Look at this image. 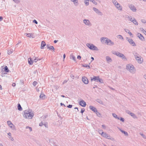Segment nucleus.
<instances>
[{
  "label": "nucleus",
  "instance_id": "nucleus-47",
  "mask_svg": "<svg viewBox=\"0 0 146 146\" xmlns=\"http://www.w3.org/2000/svg\"><path fill=\"white\" fill-rule=\"evenodd\" d=\"M98 132H99V133L100 134H101V133H102V132H103L102 131V130H101L100 129H98Z\"/></svg>",
  "mask_w": 146,
  "mask_h": 146
},
{
  "label": "nucleus",
  "instance_id": "nucleus-32",
  "mask_svg": "<svg viewBox=\"0 0 146 146\" xmlns=\"http://www.w3.org/2000/svg\"><path fill=\"white\" fill-rule=\"evenodd\" d=\"M130 115L134 118H136L137 117L136 115L133 113H130Z\"/></svg>",
  "mask_w": 146,
  "mask_h": 146
},
{
  "label": "nucleus",
  "instance_id": "nucleus-34",
  "mask_svg": "<svg viewBox=\"0 0 146 146\" xmlns=\"http://www.w3.org/2000/svg\"><path fill=\"white\" fill-rule=\"evenodd\" d=\"M90 0H84V3L86 6H88L89 5V1Z\"/></svg>",
  "mask_w": 146,
  "mask_h": 146
},
{
  "label": "nucleus",
  "instance_id": "nucleus-29",
  "mask_svg": "<svg viewBox=\"0 0 146 146\" xmlns=\"http://www.w3.org/2000/svg\"><path fill=\"white\" fill-rule=\"evenodd\" d=\"M28 37H29L30 38L32 37V38H33L34 37H33V34L32 33H26V35Z\"/></svg>",
  "mask_w": 146,
  "mask_h": 146
},
{
  "label": "nucleus",
  "instance_id": "nucleus-11",
  "mask_svg": "<svg viewBox=\"0 0 146 146\" xmlns=\"http://www.w3.org/2000/svg\"><path fill=\"white\" fill-rule=\"evenodd\" d=\"M93 9L94 11L98 15L101 16L102 15V13L96 8L94 7H93Z\"/></svg>",
  "mask_w": 146,
  "mask_h": 146
},
{
  "label": "nucleus",
  "instance_id": "nucleus-17",
  "mask_svg": "<svg viewBox=\"0 0 146 146\" xmlns=\"http://www.w3.org/2000/svg\"><path fill=\"white\" fill-rule=\"evenodd\" d=\"M133 54L135 58H139L138 57L140 56V55L137 52L135 51H134L133 52Z\"/></svg>",
  "mask_w": 146,
  "mask_h": 146
},
{
  "label": "nucleus",
  "instance_id": "nucleus-35",
  "mask_svg": "<svg viewBox=\"0 0 146 146\" xmlns=\"http://www.w3.org/2000/svg\"><path fill=\"white\" fill-rule=\"evenodd\" d=\"M48 48L50 50H54V48L53 46H50V47H48Z\"/></svg>",
  "mask_w": 146,
  "mask_h": 146
},
{
  "label": "nucleus",
  "instance_id": "nucleus-1",
  "mask_svg": "<svg viewBox=\"0 0 146 146\" xmlns=\"http://www.w3.org/2000/svg\"><path fill=\"white\" fill-rule=\"evenodd\" d=\"M23 112L24 113L23 116L25 118L31 119H32L33 117V114H32L31 112H29L28 111L25 110Z\"/></svg>",
  "mask_w": 146,
  "mask_h": 146
},
{
  "label": "nucleus",
  "instance_id": "nucleus-4",
  "mask_svg": "<svg viewBox=\"0 0 146 146\" xmlns=\"http://www.w3.org/2000/svg\"><path fill=\"white\" fill-rule=\"evenodd\" d=\"M86 46L91 50H95L97 51L98 50V49L97 47L92 44L87 43L86 44Z\"/></svg>",
  "mask_w": 146,
  "mask_h": 146
},
{
  "label": "nucleus",
  "instance_id": "nucleus-27",
  "mask_svg": "<svg viewBox=\"0 0 146 146\" xmlns=\"http://www.w3.org/2000/svg\"><path fill=\"white\" fill-rule=\"evenodd\" d=\"M98 80L97 81H96V82H99L101 83H104L103 80L102 79L100 78H99V77L98 79H97Z\"/></svg>",
  "mask_w": 146,
  "mask_h": 146
},
{
  "label": "nucleus",
  "instance_id": "nucleus-23",
  "mask_svg": "<svg viewBox=\"0 0 146 146\" xmlns=\"http://www.w3.org/2000/svg\"><path fill=\"white\" fill-rule=\"evenodd\" d=\"M71 1L73 2L74 5L76 6H77L78 5V0H72Z\"/></svg>",
  "mask_w": 146,
  "mask_h": 146
},
{
  "label": "nucleus",
  "instance_id": "nucleus-31",
  "mask_svg": "<svg viewBox=\"0 0 146 146\" xmlns=\"http://www.w3.org/2000/svg\"><path fill=\"white\" fill-rule=\"evenodd\" d=\"M96 101L98 103L101 104H103V102L99 99H97L96 100Z\"/></svg>",
  "mask_w": 146,
  "mask_h": 146
},
{
  "label": "nucleus",
  "instance_id": "nucleus-62",
  "mask_svg": "<svg viewBox=\"0 0 146 146\" xmlns=\"http://www.w3.org/2000/svg\"><path fill=\"white\" fill-rule=\"evenodd\" d=\"M7 134H8V135H9V136H10V137L11 136V133H10V132H9V133H7Z\"/></svg>",
  "mask_w": 146,
  "mask_h": 146
},
{
  "label": "nucleus",
  "instance_id": "nucleus-53",
  "mask_svg": "<svg viewBox=\"0 0 146 146\" xmlns=\"http://www.w3.org/2000/svg\"><path fill=\"white\" fill-rule=\"evenodd\" d=\"M45 96V95L44 94H41L40 95V96H39V97L40 98H42L44 96Z\"/></svg>",
  "mask_w": 146,
  "mask_h": 146
},
{
  "label": "nucleus",
  "instance_id": "nucleus-25",
  "mask_svg": "<svg viewBox=\"0 0 146 146\" xmlns=\"http://www.w3.org/2000/svg\"><path fill=\"white\" fill-rule=\"evenodd\" d=\"M108 135V134L107 133L104 132H102L101 134V135L105 138H106L107 135Z\"/></svg>",
  "mask_w": 146,
  "mask_h": 146
},
{
  "label": "nucleus",
  "instance_id": "nucleus-58",
  "mask_svg": "<svg viewBox=\"0 0 146 146\" xmlns=\"http://www.w3.org/2000/svg\"><path fill=\"white\" fill-rule=\"evenodd\" d=\"M96 113V114L98 116H99L98 115H100V113L99 112H98L97 111V112H96V113Z\"/></svg>",
  "mask_w": 146,
  "mask_h": 146
},
{
  "label": "nucleus",
  "instance_id": "nucleus-59",
  "mask_svg": "<svg viewBox=\"0 0 146 146\" xmlns=\"http://www.w3.org/2000/svg\"><path fill=\"white\" fill-rule=\"evenodd\" d=\"M44 124H43L42 122H40L39 123V125L40 126H42Z\"/></svg>",
  "mask_w": 146,
  "mask_h": 146
},
{
  "label": "nucleus",
  "instance_id": "nucleus-26",
  "mask_svg": "<svg viewBox=\"0 0 146 146\" xmlns=\"http://www.w3.org/2000/svg\"><path fill=\"white\" fill-rule=\"evenodd\" d=\"M132 22L135 25H138V23L135 19L134 18L132 20Z\"/></svg>",
  "mask_w": 146,
  "mask_h": 146
},
{
  "label": "nucleus",
  "instance_id": "nucleus-28",
  "mask_svg": "<svg viewBox=\"0 0 146 146\" xmlns=\"http://www.w3.org/2000/svg\"><path fill=\"white\" fill-rule=\"evenodd\" d=\"M70 56V58H72V60L74 61H76V58L72 54H71Z\"/></svg>",
  "mask_w": 146,
  "mask_h": 146
},
{
  "label": "nucleus",
  "instance_id": "nucleus-54",
  "mask_svg": "<svg viewBox=\"0 0 146 146\" xmlns=\"http://www.w3.org/2000/svg\"><path fill=\"white\" fill-rule=\"evenodd\" d=\"M72 105L69 104L67 106V107L69 108H71L72 107Z\"/></svg>",
  "mask_w": 146,
  "mask_h": 146
},
{
  "label": "nucleus",
  "instance_id": "nucleus-30",
  "mask_svg": "<svg viewBox=\"0 0 146 146\" xmlns=\"http://www.w3.org/2000/svg\"><path fill=\"white\" fill-rule=\"evenodd\" d=\"M4 71L7 72H8L9 71V69L7 67V66H6L5 67H4Z\"/></svg>",
  "mask_w": 146,
  "mask_h": 146
},
{
  "label": "nucleus",
  "instance_id": "nucleus-18",
  "mask_svg": "<svg viewBox=\"0 0 146 146\" xmlns=\"http://www.w3.org/2000/svg\"><path fill=\"white\" fill-rule=\"evenodd\" d=\"M7 124L11 128H12L13 126H14V125L10 121H8L7 122Z\"/></svg>",
  "mask_w": 146,
  "mask_h": 146
},
{
  "label": "nucleus",
  "instance_id": "nucleus-15",
  "mask_svg": "<svg viewBox=\"0 0 146 146\" xmlns=\"http://www.w3.org/2000/svg\"><path fill=\"white\" fill-rule=\"evenodd\" d=\"M89 108L92 111L95 113H96V112H97V110L96 108H95V107L92 106H89Z\"/></svg>",
  "mask_w": 146,
  "mask_h": 146
},
{
  "label": "nucleus",
  "instance_id": "nucleus-12",
  "mask_svg": "<svg viewBox=\"0 0 146 146\" xmlns=\"http://www.w3.org/2000/svg\"><path fill=\"white\" fill-rule=\"evenodd\" d=\"M79 104L83 107H85L86 105V102L82 100L80 101Z\"/></svg>",
  "mask_w": 146,
  "mask_h": 146
},
{
  "label": "nucleus",
  "instance_id": "nucleus-44",
  "mask_svg": "<svg viewBox=\"0 0 146 146\" xmlns=\"http://www.w3.org/2000/svg\"><path fill=\"white\" fill-rule=\"evenodd\" d=\"M118 38L119 39H123V38L122 36L120 35H118Z\"/></svg>",
  "mask_w": 146,
  "mask_h": 146
},
{
  "label": "nucleus",
  "instance_id": "nucleus-2",
  "mask_svg": "<svg viewBox=\"0 0 146 146\" xmlns=\"http://www.w3.org/2000/svg\"><path fill=\"white\" fill-rule=\"evenodd\" d=\"M101 41L102 42L103 41L105 43L108 45L111 46L114 44V43L113 42L106 37H102L101 38Z\"/></svg>",
  "mask_w": 146,
  "mask_h": 146
},
{
  "label": "nucleus",
  "instance_id": "nucleus-64",
  "mask_svg": "<svg viewBox=\"0 0 146 146\" xmlns=\"http://www.w3.org/2000/svg\"><path fill=\"white\" fill-rule=\"evenodd\" d=\"M9 138L11 141H13V137H12L11 136Z\"/></svg>",
  "mask_w": 146,
  "mask_h": 146
},
{
  "label": "nucleus",
  "instance_id": "nucleus-48",
  "mask_svg": "<svg viewBox=\"0 0 146 146\" xmlns=\"http://www.w3.org/2000/svg\"><path fill=\"white\" fill-rule=\"evenodd\" d=\"M124 30L126 32L128 33L130 32L129 30L127 29H125Z\"/></svg>",
  "mask_w": 146,
  "mask_h": 146
},
{
  "label": "nucleus",
  "instance_id": "nucleus-21",
  "mask_svg": "<svg viewBox=\"0 0 146 146\" xmlns=\"http://www.w3.org/2000/svg\"><path fill=\"white\" fill-rule=\"evenodd\" d=\"M46 45V44L45 42L44 41H42L41 42L40 48L41 49H43Z\"/></svg>",
  "mask_w": 146,
  "mask_h": 146
},
{
  "label": "nucleus",
  "instance_id": "nucleus-36",
  "mask_svg": "<svg viewBox=\"0 0 146 146\" xmlns=\"http://www.w3.org/2000/svg\"><path fill=\"white\" fill-rule=\"evenodd\" d=\"M90 1L92 2L95 5H97V2L95 1L94 0H90Z\"/></svg>",
  "mask_w": 146,
  "mask_h": 146
},
{
  "label": "nucleus",
  "instance_id": "nucleus-24",
  "mask_svg": "<svg viewBox=\"0 0 146 146\" xmlns=\"http://www.w3.org/2000/svg\"><path fill=\"white\" fill-rule=\"evenodd\" d=\"M17 109L19 111H21L23 110L22 108L19 103H18L17 104Z\"/></svg>",
  "mask_w": 146,
  "mask_h": 146
},
{
  "label": "nucleus",
  "instance_id": "nucleus-52",
  "mask_svg": "<svg viewBox=\"0 0 146 146\" xmlns=\"http://www.w3.org/2000/svg\"><path fill=\"white\" fill-rule=\"evenodd\" d=\"M12 53V50H9L8 51V54H10Z\"/></svg>",
  "mask_w": 146,
  "mask_h": 146
},
{
  "label": "nucleus",
  "instance_id": "nucleus-22",
  "mask_svg": "<svg viewBox=\"0 0 146 146\" xmlns=\"http://www.w3.org/2000/svg\"><path fill=\"white\" fill-rule=\"evenodd\" d=\"M119 130L122 133H123L124 134H125V136H128V133L127 132H126L125 131L122 130V129H120V128H119Z\"/></svg>",
  "mask_w": 146,
  "mask_h": 146
},
{
  "label": "nucleus",
  "instance_id": "nucleus-19",
  "mask_svg": "<svg viewBox=\"0 0 146 146\" xmlns=\"http://www.w3.org/2000/svg\"><path fill=\"white\" fill-rule=\"evenodd\" d=\"M28 62L29 65H32L33 63V61L32 60V58L30 57L28 59Z\"/></svg>",
  "mask_w": 146,
  "mask_h": 146
},
{
  "label": "nucleus",
  "instance_id": "nucleus-51",
  "mask_svg": "<svg viewBox=\"0 0 146 146\" xmlns=\"http://www.w3.org/2000/svg\"><path fill=\"white\" fill-rule=\"evenodd\" d=\"M33 23H34L36 24H37L38 23L37 21L35 19L33 20Z\"/></svg>",
  "mask_w": 146,
  "mask_h": 146
},
{
  "label": "nucleus",
  "instance_id": "nucleus-20",
  "mask_svg": "<svg viewBox=\"0 0 146 146\" xmlns=\"http://www.w3.org/2000/svg\"><path fill=\"white\" fill-rule=\"evenodd\" d=\"M99 76H94L93 78H91V81H97Z\"/></svg>",
  "mask_w": 146,
  "mask_h": 146
},
{
  "label": "nucleus",
  "instance_id": "nucleus-33",
  "mask_svg": "<svg viewBox=\"0 0 146 146\" xmlns=\"http://www.w3.org/2000/svg\"><path fill=\"white\" fill-rule=\"evenodd\" d=\"M82 66L84 67L87 68L88 69H90V66L85 64L84 65H82Z\"/></svg>",
  "mask_w": 146,
  "mask_h": 146
},
{
  "label": "nucleus",
  "instance_id": "nucleus-49",
  "mask_svg": "<svg viewBox=\"0 0 146 146\" xmlns=\"http://www.w3.org/2000/svg\"><path fill=\"white\" fill-rule=\"evenodd\" d=\"M126 18H128L129 20H130V19H131V18H132L131 16H129L128 15L126 16Z\"/></svg>",
  "mask_w": 146,
  "mask_h": 146
},
{
  "label": "nucleus",
  "instance_id": "nucleus-45",
  "mask_svg": "<svg viewBox=\"0 0 146 146\" xmlns=\"http://www.w3.org/2000/svg\"><path fill=\"white\" fill-rule=\"evenodd\" d=\"M28 128H29V130L31 131H32V129L31 127H29L28 126H26V129H28Z\"/></svg>",
  "mask_w": 146,
  "mask_h": 146
},
{
  "label": "nucleus",
  "instance_id": "nucleus-46",
  "mask_svg": "<svg viewBox=\"0 0 146 146\" xmlns=\"http://www.w3.org/2000/svg\"><path fill=\"white\" fill-rule=\"evenodd\" d=\"M15 3H19L20 2V0H13Z\"/></svg>",
  "mask_w": 146,
  "mask_h": 146
},
{
  "label": "nucleus",
  "instance_id": "nucleus-39",
  "mask_svg": "<svg viewBox=\"0 0 146 146\" xmlns=\"http://www.w3.org/2000/svg\"><path fill=\"white\" fill-rule=\"evenodd\" d=\"M37 83H38L37 82L34 81L33 82V84L34 86H35L37 84Z\"/></svg>",
  "mask_w": 146,
  "mask_h": 146
},
{
  "label": "nucleus",
  "instance_id": "nucleus-41",
  "mask_svg": "<svg viewBox=\"0 0 146 146\" xmlns=\"http://www.w3.org/2000/svg\"><path fill=\"white\" fill-rule=\"evenodd\" d=\"M119 120H120L122 122H124L125 121V119L124 118L122 117H121L119 118Z\"/></svg>",
  "mask_w": 146,
  "mask_h": 146
},
{
  "label": "nucleus",
  "instance_id": "nucleus-3",
  "mask_svg": "<svg viewBox=\"0 0 146 146\" xmlns=\"http://www.w3.org/2000/svg\"><path fill=\"white\" fill-rule=\"evenodd\" d=\"M112 2L113 5L115 6L117 9L119 10L122 11V8L120 4L118 3L117 1L115 0H112Z\"/></svg>",
  "mask_w": 146,
  "mask_h": 146
},
{
  "label": "nucleus",
  "instance_id": "nucleus-14",
  "mask_svg": "<svg viewBox=\"0 0 146 146\" xmlns=\"http://www.w3.org/2000/svg\"><path fill=\"white\" fill-rule=\"evenodd\" d=\"M139 58H136V60L139 63H141L143 62V59L141 57V56H140L138 57Z\"/></svg>",
  "mask_w": 146,
  "mask_h": 146
},
{
  "label": "nucleus",
  "instance_id": "nucleus-63",
  "mask_svg": "<svg viewBox=\"0 0 146 146\" xmlns=\"http://www.w3.org/2000/svg\"><path fill=\"white\" fill-rule=\"evenodd\" d=\"M126 112L128 113V114H130V113H131V112L130 111H129V110H127L126 111Z\"/></svg>",
  "mask_w": 146,
  "mask_h": 146
},
{
  "label": "nucleus",
  "instance_id": "nucleus-57",
  "mask_svg": "<svg viewBox=\"0 0 146 146\" xmlns=\"http://www.w3.org/2000/svg\"><path fill=\"white\" fill-rule=\"evenodd\" d=\"M81 57L80 55H78L77 57V58L79 60H80Z\"/></svg>",
  "mask_w": 146,
  "mask_h": 146
},
{
  "label": "nucleus",
  "instance_id": "nucleus-6",
  "mask_svg": "<svg viewBox=\"0 0 146 146\" xmlns=\"http://www.w3.org/2000/svg\"><path fill=\"white\" fill-rule=\"evenodd\" d=\"M113 54L119 57L122 58V59H126V58L123 54L118 52L115 51L113 53Z\"/></svg>",
  "mask_w": 146,
  "mask_h": 146
},
{
  "label": "nucleus",
  "instance_id": "nucleus-61",
  "mask_svg": "<svg viewBox=\"0 0 146 146\" xmlns=\"http://www.w3.org/2000/svg\"><path fill=\"white\" fill-rule=\"evenodd\" d=\"M3 19V18L2 16H0V21H1Z\"/></svg>",
  "mask_w": 146,
  "mask_h": 146
},
{
  "label": "nucleus",
  "instance_id": "nucleus-10",
  "mask_svg": "<svg viewBox=\"0 0 146 146\" xmlns=\"http://www.w3.org/2000/svg\"><path fill=\"white\" fill-rule=\"evenodd\" d=\"M137 36L141 40L144 41L145 40L144 37L141 33H138Z\"/></svg>",
  "mask_w": 146,
  "mask_h": 146
},
{
  "label": "nucleus",
  "instance_id": "nucleus-5",
  "mask_svg": "<svg viewBox=\"0 0 146 146\" xmlns=\"http://www.w3.org/2000/svg\"><path fill=\"white\" fill-rule=\"evenodd\" d=\"M126 68L127 70H129L131 73H133V72L134 68L133 65L128 64L126 66Z\"/></svg>",
  "mask_w": 146,
  "mask_h": 146
},
{
  "label": "nucleus",
  "instance_id": "nucleus-40",
  "mask_svg": "<svg viewBox=\"0 0 146 146\" xmlns=\"http://www.w3.org/2000/svg\"><path fill=\"white\" fill-rule=\"evenodd\" d=\"M141 30L145 34L146 33V31L143 28H141Z\"/></svg>",
  "mask_w": 146,
  "mask_h": 146
},
{
  "label": "nucleus",
  "instance_id": "nucleus-7",
  "mask_svg": "<svg viewBox=\"0 0 146 146\" xmlns=\"http://www.w3.org/2000/svg\"><path fill=\"white\" fill-rule=\"evenodd\" d=\"M126 40L128 41L129 44L132 46H136V44L133 39L130 38H126Z\"/></svg>",
  "mask_w": 146,
  "mask_h": 146
},
{
  "label": "nucleus",
  "instance_id": "nucleus-43",
  "mask_svg": "<svg viewBox=\"0 0 146 146\" xmlns=\"http://www.w3.org/2000/svg\"><path fill=\"white\" fill-rule=\"evenodd\" d=\"M112 115L113 117L116 118L117 116V115L114 113H112Z\"/></svg>",
  "mask_w": 146,
  "mask_h": 146
},
{
  "label": "nucleus",
  "instance_id": "nucleus-37",
  "mask_svg": "<svg viewBox=\"0 0 146 146\" xmlns=\"http://www.w3.org/2000/svg\"><path fill=\"white\" fill-rule=\"evenodd\" d=\"M139 134L142 136V137L143 138L145 139H146V136L144 134H143L141 132Z\"/></svg>",
  "mask_w": 146,
  "mask_h": 146
},
{
  "label": "nucleus",
  "instance_id": "nucleus-8",
  "mask_svg": "<svg viewBox=\"0 0 146 146\" xmlns=\"http://www.w3.org/2000/svg\"><path fill=\"white\" fill-rule=\"evenodd\" d=\"M82 80L83 82L86 84H88L89 83L88 79L85 76H83L82 77Z\"/></svg>",
  "mask_w": 146,
  "mask_h": 146
},
{
  "label": "nucleus",
  "instance_id": "nucleus-16",
  "mask_svg": "<svg viewBox=\"0 0 146 146\" xmlns=\"http://www.w3.org/2000/svg\"><path fill=\"white\" fill-rule=\"evenodd\" d=\"M106 60L107 62L108 63H109L111 62L112 61L111 58L109 56H107L106 57Z\"/></svg>",
  "mask_w": 146,
  "mask_h": 146
},
{
  "label": "nucleus",
  "instance_id": "nucleus-56",
  "mask_svg": "<svg viewBox=\"0 0 146 146\" xmlns=\"http://www.w3.org/2000/svg\"><path fill=\"white\" fill-rule=\"evenodd\" d=\"M128 34L129 35H130V36H131L132 37H133V35H132V33L131 32H130L128 33Z\"/></svg>",
  "mask_w": 146,
  "mask_h": 146
},
{
  "label": "nucleus",
  "instance_id": "nucleus-50",
  "mask_svg": "<svg viewBox=\"0 0 146 146\" xmlns=\"http://www.w3.org/2000/svg\"><path fill=\"white\" fill-rule=\"evenodd\" d=\"M141 22L144 24L146 23V21L145 19H141Z\"/></svg>",
  "mask_w": 146,
  "mask_h": 146
},
{
  "label": "nucleus",
  "instance_id": "nucleus-55",
  "mask_svg": "<svg viewBox=\"0 0 146 146\" xmlns=\"http://www.w3.org/2000/svg\"><path fill=\"white\" fill-rule=\"evenodd\" d=\"M70 77L72 79H74V76L73 74H71L70 75Z\"/></svg>",
  "mask_w": 146,
  "mask_h": 146
},
{
  "label": "nucleus",
  "instance_id": "nucleus-13",
  "mask_svg": "<svg viewBox=\"0 0 146 146\" xmlns=\"http://www.w3.org/2000/svg\"><path fill=\"white\" fill-rule=\"evenodd\" d=\"M129 7L130 9L133 12H136V9L135 6L132 4H130L129 5Z\"/></svg>",
  "mask_w": 146,
  "mask_h": 146
},
{
  "label": "nucleus",
  "instance_id": "nucleus-42",
  "mask_svg": "<svg viewBox=\"0 0 146 146\" xmlns=\"http://www.w3.org/2000/svg\"><path fill=\"white\" fill-rule=\"evenodd\" d=\"M85 111V109L84 108H82L81 109V111H80V113H82V114Z\"/></svg>",
  "mask_w": 146,
  "mask_h": 146
},
{
  "label": "nucleus",
  "instance_id": "nucleus-60",
  "mask_svg": "<svg viewBox=\"0 0 146 146\" xmlns=\"http://www.w3.org/2000/svg\"><path fill=\"white\" fill-rule=\"evenodd\" d=\"M38 61V59L36 58H35V59H34V61L36 62L37 61Z\"/></svg>",
  "mask_w": 146,
  "mask_h": 146
},
{
  "label": "nucleus",
  "instance_id": "nucleus-38",
  "mask_svg": "<svg viewBox=\"0 0 146 146\" xmlns=\"http://www.w3.org/2000/svg\"><path fill=\"white\" fill-rule=\"evenodd\" d=\"M106 139H111L112 140V138H111L110 135L108 134V135H107V136L106 137Z\"/></svg>",
  "mask_w": 146,
  "mask_h": 146
},
{
  "label": "nucleus",
  "instance_id": "nucleus-9",
  "mask_svg": "<svg viewBox=\"0 0 146 146\" xmlns=\"http://www.w3.org/2000/svg\"><path fill=\"white\" fill-rule=\"evenodd\" d=\"M83 21L85 25L89 27L91 26L92 25V24L89 20L84 19Z\"/></svg>",
  "mask_w": 146,
  "mask_h": 146
}]
</instances>
